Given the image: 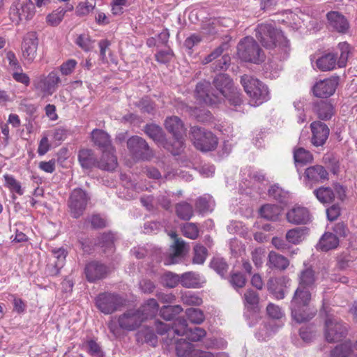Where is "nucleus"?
I'll list each match as a JSON object with an SVG mask.
<instances>
[{
    "instance_id": "f257e3e1",
    "label": "nucleus",
    "mask_w": 357,
    "mask_h": 357,
    "mask_svg": "<svg viewBox=\"0 0 357 357\" xmlns=\"http://www.w3.org/2000/svg\"><path fill=\"white\" fill-rule=\"evenodd\" d=\"M213 84L218 91V94L211 92V84L208 82H199L195 89V97L201 102L208 105L219 103L222 96H227L234 89L231 78L226 74H219L213 79Z\"/></svg>"
},
{
    "instance_id": "f03ea898",
    "label": "nucleus",
    "mask_w": 357,
    "mask_h": 357,
    "mask_svg": "<svg viewBox=\"0 0 357 357\" xmlns=\"http://www.w3.org/2000/svg\"><path fill=\"white\" fill-rule=\"evenodd\" d=\"M310 289L298 287L291 301V317L297 323H303L312 319L316 314V310L311 308Z\"/></svg>"
},
{
    "instance_id": "7ed1b4c3",
    "label": "nucleus",
    "mask_w": 357,
    "mask_h": 357,
    "mask_svg": "<svg viewBox=\"0 0 357 357\" xmlns=\"http://www.w3.org/2000/svg\"><path fill=\"white\" fill-rule=\"evenodd\" d=\"M91 139L94 144L102 151L98 168L107 171L114 170L118 163L109 135L102 130L94 129L91 132Z\"/></svg>"
},
{
    "instance_id": "20e7f679",
    "label": "nucleus",
    "mask_w": 357,
    "mask_h": 357,
    "mask_svg": "<svg viewBox=\"0 0 357 357\" xmlns=\"http://www.w3.org/2000/svg\"><path fill=\"white\" fill-rule=\"evenodd\" d=\"M143 323L142 314L136 309H130L121 314L117 318L112 319L107 326L111 333L119 337L121 331H133Z\"/></svg>"
},
{
    "instance_id": "39448f33",
    "label": "nucleus",
    "mask_w": 357,
    "mask_h": 357,
    "mask_svg": "<svg viewBox=\"0 0 357 357\" xmlns=\"http://www.w3.org/2000/svg\"><path fill=\"white\" fill-rule=\"evenodd\" d=\"M256 37L266 48H273L277 45H282L287 49L289 41L283 36L281 31L275 29L272 24L264 23L259 24L255 29Z\"/></svg>"
},
{
    "instance_id": "423d86ee",
    "label": "nucleus",
    "mask_w": 357,
    "mask_h": 357,
    "mask_svg": "<svg viewBox=\"0 0 357 357\" xmlns=\"http://www.w3.org/2000/svg\"><path fill=\"white\" fill-rule=\"evenodd\" d=\"M337 50L340 52L338 60L337 59V53H327L317 59L316 67L323 72L333 70L336 65L340 68L345 67L350 54V46L346 42L340 43Z\"/></svg>"
},
{
    "instance_id": "0eeeda50",
    "label": "nucleus",
    "mask_w": 357,
    "mask_h": 357,
    "mask_svg": "<svg viewBox=\"0 0 357 357\" xmlns=\"http://www.w3.org/2000/svg\"><path fill=\"white\" fill-rule=\"evenodd\" d=\"M241 83L250 98L251 105L257 106L268 100V88L259 79L244 75L241 77Z\"/></svg>"
},
{
    "instance_id": "6e6552de",
    "label": "nucleus",
    "mask_w": 357,
    "mask_h": 357,
    "mask_svg": "<svg viewBox=\"0 0 357 357\" xmlns=\"http://www.w3.org/2000/svg\"><path fill=\"white\" fill-rule=\"evenodd\" d=\"M190 135L195 148L201 151H211L218 145L217 137L211 131L204 128L193 126L190 129Z\"/></svg>"
},
{
    "instance_id": "1a4fd4ad",
    "label": "nucleus",
    "mask_w": 357,
    "mask_h": 357,
    "mask_svg": "<svg viewBox=\"0 0 357 357\" xmlns=\"http://www.w3.org/2000/svg\"><path fill=\"white\" fill-rule=\"evenodd\" d=\"M238 56L245 61L258 63L263 61L264 55L257 43L248 36L241 40L237 47Z\"/></svg>"
},
{
    "instance_id": "9d476101",
    "label": "nucleus",
    "mask_w": 357,
    "mask_h": 357,
    "mask_svg": "<svg viewBox=\"0 0 357 357\" xmlns=\"http://www.w3.org/2000/svg\"><path fill=\"white\" fill-rule=\"evenodd\" d=\"M35 6L31 0H18L10 8V18L18 24L20 22L31 20L35 15Z\"/></svg>"
},
{
    "instance_id": "9b49d317",
    "label": "nucleus",
    "mask_w": 357,
    "mask_h": 357,
    "mask_svg": "<svg viewBox=\"0 0 357 357\" xmlns=\"http://www.w3.org/2000/svg\"><path fill=\"white\" fill-rule=\"evenodd\" d=\"M165 125L166 129L172 134L175 139L173 146L175 147L176 150L172 151V153L174 155H177L179 153L184 145L185 128H184L181 120L176 116L167 118Z\"/></svg>"
},
{
    "instance_id": "f8f14e48",
    "label": "nucleus",
    "mask_w": 357,
    "mask_h": 357,
    "mask_svg": "<svg viewBox=\"0 0 357 357\" xmlns=\"http://www.w3.org/2000/svg\"><path fill=\"white\" fill-rule=\"evenodd\" d=\"M124 301L118 294L105 292L96 297V305L101 312L110 314L122 307Z\"/></svg>"
},
{
    "instance_id": "ddd939ff",
    "label": "nucleus",
    "mask_w": 357,
    "mask_h": 357,
    "mask_svg": "<svg viewBox=\"0 0 357 357\" xmlns=\"http://www.w3.org/2000/svg\"><path fill=\"white\" fill-rule=\"evenodd\" d=\"M347 327L340 320L333 317L328 316L325 321V337L329 342L341 340L347 334Z\"/></svg>"
},
{
    "instance_id": "4468645a",
    "label": "nucleus",
    "mask_w": 357,
    "mask_h": 357,
    "mask_svg": "<svg viewBox=\"0 0 357 357\" xmlns=\"http://www.w3.org/2000/svg\"><path fill=\"white\" fill-rule=\"evenodd\" d=\"M174 333H176L179 336L185 335L192 342L200 341L206 335V331L202 328H188L187 321L181 317L174 321Z\"/></svg>"
},
{
    "instance_id": "2eb2a0df",
    "label": "nucleus",
    "mask_w": 357,
    "mask_h": 357,
    "mask_svg": "<svg viewBox=\"0 0 357 357\" xmlns=\"http://www.w3.org/2000/svg\"><path fill=\"white\" fill-rule=\"evenodd\" d=\"M227 47V43H222L220 46L216 47L208 55L203 59L202 61V63H209L222 56L220 59L217 60L215 63H213L212 68L214 71L227 69L230 64L231 59L228 54H222Z\"/></svg>"
},
{
    "instance_id": "dca6fc26",
    "label": "nucleus",
    "mask_w": 357,
    "mask_h": 357,
    "mask_svg": "<svg viewBox=\"0 0 357 357\" xmlns=\"http://www.w3.org/2000/svg\"><path fill=\"white\" fill-rule=\"evenodd\" d=\"M89 197L86 193L80 188L75 189L68 199V207L72 217L79 218L84 211Z\"/></svg>"
},
{
    "instance_id": "f3484780",
    "label": "nucleus",
    "mask_w": 357,
    "mask_h": 357,
    "mask_svg": "<svg viewBox=\"0 0 357 357\" xmlns=\"http://www.w3.org/2000/svg\"><path fill=\"white\" fill-rule=\"evenodd\" d=\"M130 151L135 158L142 160H149L153 155L146 142L140 137L133 136L127 142Z\"/></svg>"
},
{
    "instance_id": "a211bd4d",
    "label": "nucleus",
    "mask_w": 357,
    "mask_h": 357,
    "mask_svg": "<svg viewBox=\"0 0 357 357\" xmlns=\"http://www.w3.org/2000/svg\"><path fill=\"white\" fill-rule=\"evenodd\" d=\"M306 185L312 188L314 183H324L328 180L329 174L321 165H313L307 167L304 174Z\"/></svg>"
},
{
    "instance_id": "6ab92c4d",
    "label": "nucleus",
    "mask_w": 357,
    "mask_h": 357,
    "mask_svg": "<svg viewBox=\"0 0 357 357\" xmlns=\"http://www.w3.org/2000/svg\"><path fill=\"white\" fill-rule=\"evenodd\" d=\"M109 273L107 266L98 261L88 263L84 268V273L87 280L93 282L105 278Z\"/></svg>"
},
{
    "instance_id": "aec40b11",
    "label": "nucleus",
    "mask_w": 357,
    "mask_h": 357,
    "mask_svg": "<svg viewBox=\"0 0 357 357\" xmlns=\"http://www.w3.org/2000/svg\"><path fill=\"white\" fill-rule=\"evenodd\" d=\"M338 84L337 79L328 78L317 82L313 86V93L319 98H328L332 96Z\"/></svg>"
},
{
    "instance_id": "412c9836",
    "label": "nucleus",
    "mask_w": 357,
    "mask_h": 357,
    "mask_svg": "<svg viewBox=\"0 0 357 357\" xmlns=\"http://www.w3.org/2000/svg\"><path fill=\"white\" fill-rule=\"evenodd\" d=\"M289 222L294 225H305L310 221L311 215L309 210L302 206L295 205L286 215Z\"/></svg>"
},
{
    "instance_id": "4be33fe9",
    "label": "nucleus",
    "mask_w": 357,
    "mask_h": 357,
    "mask_svg": "<svg viewBox=\"0 0 357 357\" xmlns=\"http://www.w3.org/2000/svg\"><path fill=\"white\" fill-rule=\"evenodd\" d=\"M38 39L35 33H29L24 38L22 44V55L29 62L34 60L37 55Z\"/></svg>"
},
{
    "instance_id": "5701e85b",
    "label": "nucleus",
    "mask_w": 357,
    "mask_h": 357,
    "mask_svg": "<svg viewBox=\"0 0 357 357\" xmlns=\"http://www.w3.org/2000/svg\"><path fill=\"white\" fill-rule=\"evenodd\" d=\"M310 128L312 133V144L316 146L324 144L330 132L328 127L321 121H314L311 123Z\"/></svg>"
},
{
    "instance_id": "b1692460",
    "label": "nucleus",
    "mask_w": 357,
    "mask_h": 357,
    "mask_svg": "<svg viewBox=\"0 0 357 357\" xmlns=\"http://www.w3.org/2000/svg\"><path fill=\"white\" fill-rule=\"evenodd\" d=\"M171 237L174 242L170 248L172 252L169 254L167 261L165 262L166 265L178 263V259L185 255L186 251V245L182 238H178L175 233L172 234Z\"/></svg>"
},
{
    "instance_id": "393cba45",
    "label": "nucleus",
    "mask_w": 357,
    "mask_h": 357,
    "mask_svg": "<svg viewBox=\"0 0 357 357\" xmlns=\"http://www.w3.org/2000/svg\"><path fill=\"white\" fill-rule=\"evenodd\" d=\"M289 282V278L285 276L271 278L267 283L268 289L276 298L282 299L286 294L284 288L287 287Z\"/></svg>"
},
{
    "instance_id": "a878e982",
    "label": "nucleus",
    "mask_w": 357,
    "mask_h": 357,
    "mask_svg": "<svg viewBox=\"0 0 357 357\" xmlns=\"http://www.w3.org/2000/svg\"><path fill=\"white\" fill-rule=\"evenodd\" d=\"M329 26L339 33H346L349 25L344 15L338 12L331 11L326 15Z\"/></svg>"
},
{
    "instance_id": "bb28decb",
    "label": "nucleus",
    "mask_w": 357,
    "mask_h": 357,
    "mask_svg": "<svg viewBox=\"0 0 357 357\" xmlns=\"http://www.w3.org/2000/svg\"><path fill=\"white\" fill-rule=\"evenodd\" d=\"M78 161L83 169H90L95 167H98L100 161H98L94 152L89 149H80L78 153Z\"/></svg>"
},
{
    "instance_id": "cd10ccee",
    "label": "nucleus",
    "mask_w": 357,
    "mask_h": 357,
    "mask_svg": "<svg viewBox=\"0 0 357 357\" xmlns=\"http://www.w3.org/2000/svg\"><path fill=\"white\" fill-rule=\"evenodd\" d=\"M340 240L336 234L331 232H325L320 238L317 249L327 252L337 248L339 245Z\"/></svg>"
},
{
    "instance_id": "c85d7f7f",
    "label": "nucleus",
    "mask_w": 357,
    "mask_h": 357,
    "mask_svg": "<svg viewBox=\"0 0 357 357\" xmlns=\"http://www.w3.org/2000/svg\"><path fill=\"white\" fill-rule=\"evenodd\" d=\"M61 82V79L55 72H51L49 73L47 77H45L40 82L41 90L47 95H52L56 91L58 84Z\"/></svg>"
},
{
    "instance_id": "c756f323",
    "label": "nucleus",
    "mask_w": 357,
    "mask_h": 357,
    "mask_svg": "<svg viewBox=\"0 0 357 357\" xmlns=\"http://www.w3.org/2000/svg\"><path fill=\"white\" fill-rule=\"evenodd\" d=\"M267 265L271 268H275L284 271L287 268L289 265V261L285 257L271 251L268 254V261Z\"/></svg>"
},
{
    "instance_id": "7c9ffc66",
    "label": "nucleus",
    "mask_w": 357,
    "mask_h": 357,
    "mask_svg": "<svg viewBox=\"0 0 357 357\" xmlns=\"http://www.w3.org/2000/svg\"><path fill=\"white\" fill-rule=\"evenodd\" d=\"M52 255L56 261L53 264L48 265V268L50 274L57 275L64 265L66 252L64 249L58 248L52 250Z\"/></svg>"
},
{
    "instance_id": "2f4dec72",
    "label": "nucleus",
    "mask_w": 357,
    "mask_h": 357,
    "mask_svg": "<svg viewBox=\"0 0 357 357\" xmlns=\"http://www.w3.org/2000/svg\"><path fill=\"white\" fill-rule=\"evenodd\" d=\"M315 280L314 271L311 268H305L298 275V287L310 289Z\"/></svg>"
},
{
    "instance_id": "473e14b6",
    "label": "nucleus",
    "mask_w": 357,
    "mask_h": 357,
    "mask_svg": "<svg viewBox=\"0 0 357 357\" xmlns=\"http://www.w3.org/2000/svg\"><path fill=\"white\" fill-rule=\"evenodd\" d=\"M181 284L186 288L200 287L201 277L195 272H186L180 275Z\"/></svg>"
},
{
    "instance_id": "72a5a7b5",
    "label": "nucleus",
    "mask_w": 357,
    "mask_h": 357,
    "mask_svg": "<svg viewBox=\"0 0 357 357\" xmlns=\"http://www.w3.org/2000/svg\"><path fill=\"white\" fill-rule=\"evenodd\" d=\"M159 305L157 301L154 298H150L142 305L138 310L143 317V322L149 317L154 316L158 311Z\"/></svg>"
},
{
    "instance_id": "f704fd0d",
    "label": "nucleus",
    "mask_w": 357,
    "mask_h": 357,
    "mask_svg": "<svg viewBox=\"0 0 357 357\" xmlns=\"http://www.w3.org/2000/svg\"><path fill=\"white\" fill-rule=\"evenodd\" d=\"M195 349L192 343L184 339L176 342V352L178 357H192Z\"/></svg>"
},
{
    "instance_id": "c9c22d12",
    "label": "nucleus",
    "mask_w": 357,
    "mask_h": 357,
    "mask_svg": "<svg viewBox=\"0 0 357 357\" xmlns=\"http://www.w3.org/2000/svg\"><path fill=\"white\" fill-rule=\"evenodd\" d=\"M259 213L263 218L275 221L281 213V209L277 205L265 204L261 207Z\"/></svg>"
},
{
    "instance_id": "e433bc0d",
    "label": "nucleus",
    "mask_w": 357,
    "mask_h": 357,
    "mask_svg": "<svg viewBox=\"0 0 357 357\" xmlns=\"http://www.w3.org/2000/svg\"><path fill=\"white\" fill-rule=\"evenodd\" d=\"M318 117L322 120H328L333 115V107L327 101H320L314 106Z\"/></svg>"
},
{
    "instance_id": "4c0bfd02",
    "label": "nucleus",
    "mask_w": 357,
    "mask_h": 357,
    "mask_svg": "<svg viewBox=\"0 0 357 357\" xmlns=\"http://www.w3.org/2000/svg\"><path fill=\"white\" fill-rule=\"evenodd\" d=\"M313 194L324 204L331 203L335 199L333 190L329 187L321 186L315 189Z\"/></svg>"
},
{
    "instance_id": "58836bf2",
    "label": "nucleus",
    "mask_w": 357,
    "mask_h": 357,
    "mask_svg": "<svg viewBox=\"0 0 357 357\" xmlns=\"http://www.w3.org/2000/svg\"><path fill=\"white\" fill-rule=\"evenodd\" d=\"M307 234L306 227H296L289 230L286 234V239L292 244L300 243Z\"/></svg>"
},
{
    "instance_id": "ea45409f",
    "label": "nucleus",
    "mask_w": 357,
    "mask_h": 357,
    "mask_svg": "<svg viewBox=\"0 0 357 357\" xmlns=\"http://www.w3.org/2000/svg\"><path fill=\"white\" fill-rule=\"evenodd\" d=\"M155 328L159 335H167V338L165 341L168 344L172 343L174 335H176V333H174V324L171 327L170 325L167 323L158 321H155Z\"/></svg>"
},
{
    "instance_id": "a19ab883",
    "label": "nucleus",
    "mask_w": 357,
    "mask_h": 357,
    "mask_svg": "<svg viewBox=\"0 0 357 357\" xmlns=\"http://www.w3.org/2000/svg\"><path fill=\"white\" fill-rule=\"evenodd\" d=\"M176 213L179 218L188 220L193 215V208L190 204L183 202L176 205Z\"/></svg>"
},
{
    "instance_id": "79ce46f5",
    "label": "nucleus",
    "mask_w": 357,
    "mask_h": 357,
    "mask_svg": "<svg viewBox=\"0 0 357 357\" xmlns=\"http://www.w3.org/2000/svg\"><path fill=\"white\" fill-rule=\"evenodd\" d=\"M183 311L181 306L176 305H165L160 310V316L167 321L173 319L177 314Z\"/></svg>"
},
{
    "instance_id": "37998d69",
    "label": "nucleus",
    "mask_w": 357,
    "mask_h": 357,
    "mask_svg": "<svg viewBox=\"0 0 357 357\" xmlns=\"http://www.w3.org/2000/svg\"><path fill=\"white\" fill-rule=\"evenodd\" d=\"M294 158L296 165L301 164L302 165L310 162L312 159V155L310 151L303 148H298L294 152Z\"/></svg>"
},
{
    "instance_id": "c03bdc74",
    "label": "nucleus",
    "mask_w": 357,
    "mask_h": 357,
    "mask_svg": "<svg viewBox=\"0 0 357 357\" xmlns=\"http://www.w3.org/2000/svg\"><path fill=\"white\" fill-rule=\"evenodd\" d=\"M96 0H86L78 3L75 13L79 17L88 15L96 7Z\"/></svg>"
},
{
    "instance_id": "a18cd8bd",
    "label": "nucleus",
    "mask_w": 357,
    "mask_h": 357,
    "mask_svg": "<svg viewBox=\"0 0 357 357\" xmlns=\"http://www.w3.org/2000/svg\"><path fill=\"white\" fill-rule=\"evenodd\" d=\"M67 10V9L59 8L53 11L46 17L47 23L52 26H57L63 19Z\"/></svg>"
},
{
    "instance_id": "49530a36",
    "label": "nucleus",
    "mask_w": 357,
    "mask_h": 357,
    "mask_svg": "<svg viewBox=\"0 0 357 357\" xmlns=\"http://www.w3.org/2000/svg\"><path fill=\"white\" fill-rule=\"evenodd\" d=\"M210 266L217 273L221 276H224L228 270L227 263L223 258L219 257H214L211 260Z\"/></svg>"
},
{
    "instance_id": "de8ad7c7",
    "label": "nucleus",
    "mask_w": 357,
    "mask_h": 357,
    "mask_svg": "<svg viewBox=\"0 0 357 357\" xmlns=\"http://www.w3.org/2000/svg\"><path fill=\"white\" fill-rule=\"evenodd\" d=\"M185 314L190 322L195 324H201L205 319L203 312L197 308H189Z\"/></svg>"
},
{
    "instance_id": "09e8293b",
    "label": "nucleus",
    "mask_w": 357,
    "mask_h": 357,
    "mask_svg": "<svg viewBox=\"0 0 357 357\" xmlns=\"http://www.w3.org/2000/svg\"><path fill=\"white\" fill-rule=\"evenodd\" d=\"M207 256V249L201 245H196L194 247V257L192 262L197 264H202Z\"/></svg>"
},
{
    "instance_id": "8fccbe9b",
    "label": "nucleus",
    "mask_w": 357,
    "mask_h": 357,
    "mask_svg": "<svg viewBox=\"0 0 357 357\" xmlns=\"http://www.w3.org/2000/svg\"><path fill=\"white\" fill-rule=\"evenodd\" d=\"M162 282L167 287L174 288L181 283L180 275L172 272H167L162 275Z\"/></svg>"
},
{
    "instance_id": "3c124183",
    "label": "nucleus",
    "mask_w": 357,
    "mask_h": 357,
    "mask_svg": "<svg viewBox=\"0 0 357 357\" xmlns=\"http://www.w3.org/2000/svg\"><path fill=\"white\" fill-rule=\"evenodd\" d=\"M181 301L183 304L187 305H200L202 303V299L197 294L188 291L181 296Z\"/></svg>"
},
{
    "instance_id": "603ef678",
    "label": "nucleus",
    "mask_w": 357,
    "mask_h": 357,
    "mask_svg": "<svg viewBox=\"0 0 357 357\" xmlns=\"http://www.w3.org/2000/svg\"><path fill=\"white\" fill-rule=\"evenodd\" d=\"M6 185L13 192H15L20 195L24 194V190L22 188L21 184L13 176L10 175H4Z\"/></svg>"
},
{
    "instance_id": "864d4df0",
    "label": "nucleus",
    "mask_w": 357,
    "mask_h": 357,
    "mask_svg": "<svg viewBox=\"0 0 357 357\" xmlns=\"http://www.w3.org/2000/svg\"><path fill=\"white\" fill-rule=\"evenodd\" d=\"M144 131L154 141H160L162 138V128L155 124L146 125Z\"/></svg>"
},
{
    "instance_id": "5fc2aeb1",
    "label": "nucleus",
    "mask_w": 357,
    "mask_h": 357,
    "mask_svg": "<svg viewBox=\"0 0 357 357\" xmlns=\"http://www.w3.org/2000/svg\"><path fill=\"white\" fill-rule=\"evenodd\" d=\"M183 236L190 239H196L199 236V229L196 224L188 222L183 225L182 227Z\"/></svg>"
},
{
    "instance_id": "6e6d98bb",
    "label": "nucleus",
    "mask_w": 357,
    "mask_h": 357,
    "mask_svg": "<svg viewBox=\"0 0 357 357\" xmlns=\"http://www.w3.org/2000/svg\"><path fill=\"white\" fill-rule=\"evenodd\" d=\"M196 208L200 213L211 211L213 210V201L208 197H199L196 202Z\"/></svg>"
},
{
    "instance_id": "4d7b16f0",
    "label": "nucleus",
    "mask_w": 357,
    "mask_h": 357,
    "mask_svg": "<svg viewBox=\"0 0 357 357\" xmlns=\"http://www.w3.org/2000/svg\"><path fill=\"white\" fill-rule=\"evenodd\" d=\"M351 346L349 344H342L337 346L331 351V357H348L351 354Z\"/></svg>"
},
{
    "instance_id": "13d9d810",
    "label": "nucleus",
    "mask_w": 357,
    "mask_h": 357,
    "mask_svg": "<svg viewBox=\"0 0 357 357\" xmlns=\"http://www.w3.org/2000/svg\"><path fill=\"white\" fill-rule=\"evenodd\" d=\"M218 24L217 21L206 22L202 25V31L204 35L208 36H214L218 31Z\"/></svg>"
},
{
    "instance_id": "bf43d9fd",
    "label": "nucleus",
    "mask_w": 357,
    "mask_h": 357,
    "mask_svg": "<svg viewBox=\"0 0 357 357\" xmlns=\"http://www.w3.org/2000/svg\"><path fill=\"white\" fill-rule=\"evenodd\" d=\"M266 312L270 317L275 319H280L284 315L281 308L273 303H269L267 305Z\"/></svg>"
},
{
    "instance_id": "052dcab7",
    "label": "nucleus",
    "mask_w": 357,
    "mask_h": 357,
    "mask_svg": "<svg viewBox=\"0 0 357 357\" xmlns=\"http://www.w3.org/2000/svg\"><path fill=\"white\" fill-rule=\"evenodd\" d=\"M135 105L140 109L142 112L150 114L154 110V106L148 98L141 99Z\"/></svg>"
},
{
    "instance_id": "680f3d73",
    "label": "nucleus",
    "mask_w": 357,
    "mask_h": 357,
    "mask_svg": "<svg viewBox=\"0 0 357 357\" xmlns=\"http://www.w3.org/2000/svg\"><path fill=\"white\" fill-rule=\"evenodd\" d=\"M77 62L75 59H68L66 62L63 63L60 66V70L62 75H70L75 70Z\"/></svg>"
},
{
    "instance_id": "e2e57ef3",
    "label": "nucleus",
    "mask_w": 357,
    "mask_h": 357,
    "mask_svg": "<svg viewBox=\"0 0 357 357\" xmlns=\"http://www.w3.org/2000/svg\"><path fill=\"white\" fill-rule=\"evenodd\" d=\"M223 98H226L231 105L235 106L240 105L242 102L241 94L234 88L231 90V92L227 93V96H222Z\"/></svg>"
},
{
    "instance_id": "0e129e2a",
    "label": "nucleus",
    "mask_w": 357,
    "mask_h": 357,
    "mask_svg": "<svg viewBox=\"0 0 357 357\" xmlns=\"http://www.w3.org/2000/svg\"><path fill=\"white\" fill-rule=\"evenodd\" d=\"M229 281L234 287L241 288L245 284L246 280L243 274L236 273L231 275Z\"/></svg>"
},
{
    "instance_id": "69168bd1",
    "label": "nucleus",
    "mask_w": 357,
    "mask_h": 357,
    "mask_svg": "<svg viewBox=\"0 0 357 357\" xmlns=\"http://www.w3.org/2000/svg\"><path fill=\"white\" fill-rule=\"evenodd\" d=\"M12 76L16 82L22 83L25 86H28L30 83L29 76L26 73H23L22 68L18 70H17L13 72Z\"/></svg>"
},
{
    "instance_id": "338daca9",
    "label": "nucleus",
    "mask_w": 357,
    "mask_h": 357,
    "mask_svg": "<svg viewBox=\"0 0 357 357\" xmlns=\"http://www.w3.org/2000/svg\"><path fill=\"white\" fill-rule=\"evenodd\" d=\"M173 55H174V54H173L172 50L170 49H167V50L159 51L155 54V58L158 62L165 63L169 62L171 60Z\"/></svg>"
},
{
    "instance_id": "774afa93",
    "label": "nucleus",
    "mask_w": 357,
    "mask_h": 357,
    "mask_svg": "<svg viewBox=\"0 0 357 357\" xmlns=\"http://www.w3.org/2000/svg\"><path fill=\"white\" fill-rule=\"evenodd\" d=\"M89 353L93 357H103V353L100 346L93 340L87 342Z\"/></svg>"
}]
</instances>
